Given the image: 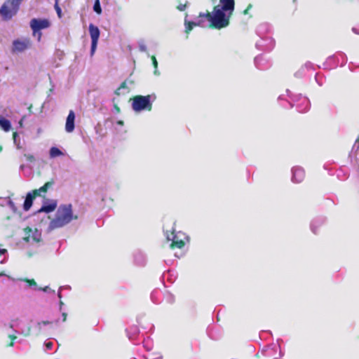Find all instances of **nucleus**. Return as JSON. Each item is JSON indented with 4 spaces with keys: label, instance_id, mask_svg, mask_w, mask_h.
<instances>
[{
    "label": "nucleus",
    "instance_id": "nucleus-1",
    "mask_svg": "<svg viewBox=\"0 0 359 359\" xmlns=\"http://www.w3.org/2000/svg\"><path fill=\"white\" fill-rule=\"evenodd\" d=\"M199 18H203L205 22L208 21V27L211 29H221L229 26L231 15L219 9V5L213 8L212 13L207 11L205 13H200Z\"/></svg>",
    "mask_w": 359,
    "mask_h": 359
},
{
    "label": "nucleus",
    "instance_id": "nucleus-2",
    "mask_svg": "<svg viewBox=\"0 0 359 359\" xmlns=\"http://www.w3.org/2000/svg\"><path fill=\"white\" fill-rule=\"evenodd\" d=\"M77 216H74L72 205L71 204L60 205L56 212L55 217L50 222V228L55 229L64 226L72 219H76Z\"/></svg>",
    "mask_w": 359,
    "mask_h": 359
},
{
    "label": "nucleus",
    "instance_id": "nucleus-3",
    "mask_svg": "<svg viewBox=\"0 0 359 359\" xmlns=\"http://www.w3.org/2000/svg\"><path fill=\"white\" fill-rule=\"evenodd\" d=\"M23 0H6L0 8V15L4 20H9L15 16Z\"/></svg>",
    "mask_w": 359,
    "mask_h": 359
},
{
    "label": "nucleus",
    "instance_id": "nucleus-4",
    "mask_svg": "<svg viewBox=\"0 0 359 359\" xmlns=\"http://www.w3.org/2000/svg\"><path fill=\"white\" fill-rule=\"evenodd\" d=\"M132 100V108L135 111L144 110L151 111L152 102L151 95H135L130 99Z\"/></svg>",
    "mask_w": 359,
    "mask_h": 359
},
{
    "label": "nucleus",
    "instance_id": "nucleus-5",
    "mask_svg": "<svg viewBox=\"0 0 359 359\" xmlns=\"http://www.w3.org/2000/svg\"><path fill=\"white\" fill-rule=\"evenodd\" d=\"M30 27L32 30L34 36H37L39 41H41L42 33L41 29H47L50 26V22L46 18H33L29 22Z\"/></svg>",
    "mask_w": 359,
    "mask_h": 359
},
{
    "label": "nucleus",
    "instance_id": "nucleus-6",
    "mask_svg": "<svg viewBox=\"0 0 359 359\" xmlns=\"http://www.w3.org/2000/svg\"><path fill=\"white\" fill-rule=\"evenodd\" d=\"M89 32L91 38L90 55L93 56L97 48V42L100 38V32L99 28L93 24L89 25Z\"/></svg>",
    "mask_w": 359,
    "mask_h": 359
},
{
    "label": "nucleus",
    "instance_id": "nucleus-7",
    "mask_svg": "<svg viewBox=\"0 0 359 359\" xmlns=\"http://www.w3.org/2000/svg\"><path fill=\"white\" fill-rule=\"evenodd\" d=\"M25 237L23 240L28 243L31 240L36 243H39L41 241V234L39 231L36 229H32L29 226H27L24 229Z\"/></svg>",
    "mask_w": 359,
    "mask_h": 359
},
{
    "label": "nucleus",
    "instance_id": "nucleus-8",
    "mask_svg": "<svg viewBox=\"0 0 359 359\" xmlns=\"http://www.w3.org/2000/svg\"><path fill=\"white\" fill-rule=\"evenodd\" d=\"M219 9L231 16L235 8L234 0H219Z\"/></svg>",
    "mask_w": 359,
    "mask_h": 359
},
{
    "label": "nucleus",
    "instance_id": "nucleus-9",
    "mask_svg": "<svg viewBox=\"0 0 359 359\" xmlns=\"http://www.w3.org/2000/svg\"><path fill=\"white\" fill-rule=\"evenodd\" d=\"M185 25V32L188 34L193 29L194 27L198 26L204 27H205V20L202 18H199L198 16V20L196 22L193 21H187V19L184 20Z\"/></svg>",
    "mask_w": 359,
    "mask_h": 359
},
{
    "label": "nucleus",
    "instance_id": "nucleus-10",
    "mask_svg": "<svg viewBox=\"0 0 359 359\" xmlns=\"http://www.w3.org/2000/svg\"><path fill=\"white\" fill-rule=\"evenodd\" d=\"M13 51L22 52L30 46L31 43L29 39H25L23 41L15 40L13 43Z\"/></svg>",
    "mask_w": 359,
    "mask_h": 359
},
{
    "label": "nucleus",
    "instance_id": "nucleus-11",
    "mask_svg": "<svg viewBox=\"0 0 359 359\" xmlns=\"http://www.w3.org/2000/svg\"><path fill=\"white\" fill-rule=\"evenodd\" d=\"M55 182L54 180H50V181L46 182L42 187L39 189H34L32 191L34 194L37 196H43L44 197L45 194L48 191V190L53 187Z\"/></svg>",
    "mask_w": 359,
    "mask_h": 359
},
{
    "label": "nucleus",
    "instance_id": "nucleus-12",
    "mask_svg": "<svg viewBox=\"0 0 359 359\" xmlns=\"http://www.w3.org/2000/svg\"><path fill=\"white\" fill-rule=\"evenodd\" d=\"M74 121H75V114L73 110H70L69 114L67 117L66 123H65V130L67 133H72L74 130Z\"/></svg>",
    "mask_w": 359,
    "mask_h": 359
},
{
    "label": "nucleus",
    "instance_id": "nucleus-13",
    "mask_svg": "<svg viewBox=\"0 0 359 359\" xmlns=\"http://www.w3.org/2000/svg\"><path fill=\"white\" fill-rule=\"evenodd\" d=\"M292 180L294 182H302L305 177V172L302 168H294L292 170Z\"/></svg>",
    "mask_w": 359,
    "mask_h": 359
},
{
    "label": "nucleus",
    "instance_id": "nucleus-14",
    "mask_svg": "<svg viewBox=\"0 0 359 359\" xmlns=\"http://www.w3.org/2000/svg\"><path fill=\"white\" fill-rule=\"evenodd\" d=\"M36 197V196L32 191L27 193L23 204V209L25 211H28L31 208L33 201Z\"/></svg>",
    "mask_w": 359,
    "mask_h": 359
},
{
    "label": "nucleus",
    "instance_id": "nucleus-15",
    "mask_svg": "<svg viewBox=\"0 0 359 359\" xmlns=\"http://www.w3.org/2000/svg\"><path fill=\"white\" fill-rule=\"evenodd\" d=\"M57 207V203L56 201H53L50 204L48 205H43L41 206L39 212H44L46 213H49L53 212L55 210Z\"/></svg>",
    "mask_w": 359,
    "mask_h": 359
},
{
    "label": "nucleus",
    "instance_id": "nucleus-16",
    "mask_svg": "<svg viewBox=\"0 0 359 359\" xmlns=\"http://www.w3.org/2000/svg\"><path fill=\"white\" fill-rule=\"evenodd\" d=\"M0 126L6 132H8L11 128V122L4 118H0Z\"/></svg>",
    "mask_w": 359,
    "mask_h": 359
},
{
    "label": "nucleus",
    "instance_id": "nucleus-17",
    "mask_svg": "<svg viewBox=\"0 0 359 359\" xmlns=\"http://www.w3.org/2000/svg\"><path fill=\"white\" fill-rule=\"evenodd\" d=\"M127 82L128 81H124L122 82L120 85V86L115 90V94L118 96H119L121 94H124V93H121V90L122 89H126V93H128L130 92L129 88L127 86Z\"/></svg>",
    "mask_w": 359,
    "mask_h": 359
},
{
    "label": "nucleus",
    "instance_id": "nucleus-18",
    "mask_svg": "<svg viewBox=\"0 0 359 359\" xmlns=\"http://www.w3.org/2000/svg\"><path fill=\"white\" fill-rule=\"evenodd\" d=\"M184 245L185 243L182 240H172V243L170 245V247L172 249H181L184 246Z\"/></svg>",
    "mask_w": 359,
    "mask_h": 359
},
{
    "label": "nucleus",
    "instance_id": "nucleus-19",
    "mask_svg": "<svg viewBox=\"0 0 359 359\" xmlns=\"http://www.w3.org/2000/svg\"><path fill=\"white\" fill-rule=\"evenodd\" d=\"M62 152L57 147H52L50 150V155L51 157H57L61 156Z\"/></svg>",
    "mask_w": 359,
    "mask_h": 359
},
{
    "label": "nucleus",
    "instance_id": "nucleus-20",
    "mask_svg": "<svg viewBox=\"0 0 359 359\" xmlns=\"http://www.w3.org/2000/svg\"><path fill=\"white\" fill-rule=\"evenodd\" d=\"M54 8H55V11L57 13V17L59 18H62V13L61 8L59 6V0H55Z\"/></svg>",
    "mask_w": 359,
    "mask_h": 359
},
{
    "label": "nucleus",
    "instance_id": "nucleus-21",
    "mask_svg": "<svg viewBox=\"0 0 359 359\" xmlns=\"http://www.w3.org/2000/svg\"><path fill=\"white\" fill-rule=\"evenodd\" d=\"M93 10L97 14L102 13V8L100 6V0H95L93 6Z\"/></svg>",
    "mask_w": 359,
    "mask_h": 359
},
{
    "label": "nucleus",
    "instance_id": "nucleus-22",
    "mask_svg": "<svg viewBox=\"0 0 359 359\" xmlns=\"http://www.w3.org/2000/svg\"><path fill=\"white\" fill-rule=\"evenodd\" d=\"M187 1H185L184 3H180L177 6V9L180 11H184L187 8Z\"/></svg>",
    "mask_w": 359,
    "mask_h": 359
},
{
    "label": "nucleus",
    "instance_id": "nucleus-23",
    "mask_svg": "<svg viewBox=\"0 0 359 359\" xmlns=\"http://www.w3.org/2000/svg\"><path fill=\"white\" fill-rule=\"evenodd\" d=\"M9 338L11 339V342L7 345V346L12 347L14 345V340L17 338L16 336L10 334Z\"/></svg>",
    "mask_w": 359,
    "mask_h": 359
},
{
    "label": "nucleus",
    "instance_id": "nucleus-24",
    "mask_svg": "<svg viewBox=\"0 0 359 359\" xmlns=\"http://www.w3.org/2000/svg\"><path fill=\"white\" fill-rule=\"evenodd\" d=\"M53 323L48 320H43L41 322L38 323V325L39 327V329H41L42 325H46L52 324Z\"/></svg>",
    "mask_w": 359,
    "mask_h": 359
},
{
    "label": "nucleus",
    "instance_id": "nucleus-25",
    "mask_svg": "<svg viewBox=\"0 0 359 359\" xmlns=\"http://www.w3.org/2000/svg\"><path fill=\"white\" fill-rule=\"evenodd\" d=\"M25 158L27 161L32 162L35 160L34 156L31 154H25Z\"/></svg>",
    "mask_w": 359,
    "mask_h": 359
},
{
    "label": "nucleus",
    "instance_id": "nucleus-26",
    "mask_svg": "<svg viewBox=\"0 0 359 359\" xmlns=\"http://www.w3.org/2000/svg\"><path fill=\"white\" fill-rule=\"evenodd\" d=\"M151 60H152V63H153L154 67L155 68H156L157 65H158V62H157L155 56H152Z\"/></svg>",
    "mask_w": 359,
    "mask_h": 359
},
{
    "label": "nucleus",
    "instance_id": "nucleus-27",
    "mask_svg": "<svg viewBox=\"0 0 359 359\" xmlns=\"http://www.w3.org/2000/svg\"><path fill=\"white\" fill-rule=\"evenodd\" d=\"M26 281L29 283V285H36V283L34 279H31V280L27 279Z\"/></svg>",
    "mask_w": 359,
    "mask_h": 359
},
{
    "label": "nucleus",
    "instance_id": "nucleus-28",
    "mask_svg": "<svg viewBox=\"0 0 359 359\" xmlns=\"http://www.w3.org/2000/svg\"><path fill=\"white\" fill-rule=\"evenodd\" d=\"M252 6L250 4L243 12L244 15H247L248 13L249 10L251 8Z\"/></svg>",
    "mask_w": 359,
    "mask_h": 359
},
{
    "label": "nucleus",
    "instance_id": "nucleus-29",
    "mask_svg": "<svg viewBox=\"0 0 359 359\" xmlns=\"http://www.w3.org/2000/svg\"><path fill=\"white\" fill-rule=\"evenodd\" d=\"M46 346L47 348L50 349L53 346V344L51 342H48L46 344Z\"/></svg>",
    "mask_w": 359,
    "mask_h": 359
},
{
    "label": "nucleus",
    "instance_id": "nucleus-30",
    "mask_svg": "<svg viewBox=\"0 0 359 359\" xmlns=\"http://www.w3.org/2000/svg\"><path fill=\"white\" fill-rule=\"evenodd\" d=\"M114 107L115 110L116 111V112L119 113L121 111L119 107L116 104H114Z\"/></svg>",
    "mask_w": 359,
    "mask_h": 359
},
{
    "label": "nucleus",
    "instance_id": "nucleus-31",
    "mask_svg": "<svg viewBox=\"0 0 359 359\" xmlns=\"http://www.w3.org/2000/svg\"><path fill=\"white\" fill-rule=\"evenodd\" d=\"M17 135H18V133L16 132H14L13 133V137L14 140H15Z\"/></svg>",
    "mask_w": 359,
    "mask_h": 359
},
{
    "label": "nucleus",
    "instance_id": "nucleus-32",
    "mask_svg": "<svg viewBox=\"0 0 359 359\" xmlns=\"http://www.w3.org/2000/svg\"><path fill=\"white\" fill-rule=\"evenodd\" d=\"M4 252H5V250H1V249H0V256H1V255H3Z\"/></svg>",
    "mask_w": 359,
    "mask_h": 359
},
{
    "label": "nucleus",
    "instance_id": "nucleus-33",
    "mask_svg": "<svg viewBox=\"0 0 359 359\" xmlns=\"http://www.w3.org/2000/svg\"><path fill=\"white\" fill-rule=\"evenodd\" d=\"M118 124L123 125V121H118Z\"/></svg>",
    "mask_w": 359,
    "mask_h": 359
},
{
    "label": "nucleus",
    "instance_id": "nucleus-34",
    "mask_svg": "<svg viewBox=\"0 0 359 359\" xmlns=\"http://www.w3.org/2000/svg\"><path fill=\"white\" fill-rule=\"evenodd\" d=\"M48 287H46L43 288L42 290H43V291H47V290H48Z\"/></svg>",
    "mask_w": 359,
    "mask_h": 359
},
{
    "label": "nucleus",
    "instance_id": "nucleus-35",
    "mask_svg": "<svg viewBox=\"0 0 359 359\" xmlns=\"http://www.w3.org/2000/svg\"><path fill=\"white\" fill-rule=\"evenodd\" d=\"M63 316H64V318H63V321H65V320H66V317H67V316H66V315H64Z\"/></svg>",
    "mask_w": 359,
    "mask_h": 359
},
{
    "label": "nucleus",
    "instance_id": "nucleus-36",
    "mask_svg": "<svg viewBox=\"0 0 359 359\" xmlns=\"http://www.w3.org/2000/svg\"><path fill=\"white\" fill-rule=\"evenodd\" d=\"M128 82H129L130 83H131V84H133V83H134V82H133V81H129Z\"/></svg>",
    "mask_w": 359,
    "mask_h": 359
},
{
    "label": "nucleus",
    "instance_id": "nucleus-37",
    "mask_svg": "<svg viewBox=\"0 0 359 359\" xmlns=\"http://www.w3.org/2000/svg\"><path fill=\"white\" fill-rule=\"evenodd\" d=\"M2 146L0 145V152L2 151Z\"/></svg>",
    "mask_w": 359,
    "mask_h": 359
},
{
    "label": "nucleus",
    "instance_id": "nucleus-38",
    "mask_svg": "<svg viewBox=\"0 0 359 359\" xmlns=\"http://www.w3.org/2000/svg\"><path fill=\"white\" fill-rule=\"evenodd\" d=\"M219 320L220 319H219V316H217V321H219Z\"/></svg>",
    "mask_w": 359,
    "mask_h": 359
}]
</instances>
